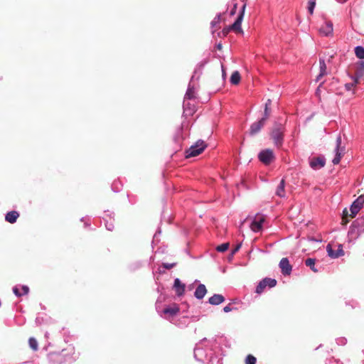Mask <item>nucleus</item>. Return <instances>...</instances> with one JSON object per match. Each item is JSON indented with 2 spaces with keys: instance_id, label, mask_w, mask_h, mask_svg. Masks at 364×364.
<instances>
[{
  "instance_id": "nucleus-11",
  "label": "nucleus",
  "mask_w": 364,
  "mask_h": 364,
  "mask_svg": "<svg viewBox=\"0 0 364 364\" xmlns=\"http://www.w3.org/2000/svg\"><path fill=\"white\" fill-rule=\"evenodd\" d=\"M273 151L270 149H265L262 151L259 154V160L264 164H270L274 159Z\"/></svg>"
},
{
  "instance_id": "nucleus-32",
  "label": "nucleus",
  "mask_w": 364,
  "mask_h": 364,
  "mask_svg": "<svg viewBox=\"0 0 364 364\" xmlns=\"http://www.w3.org/2000/svg\"><path fill=\"white\" fill-rule=\"evenodd\" d=\"M228 247H229V244L228 243H223V244H222L220 245H218L216 247V250L218 252H225L228 249Z\"/></svg>"
},
{
  "instance_id": "nucleus-16",
  "label": "nucleus",
  "mask_w": 364,
  "mask_h": 364,
  "mask_svg": "<svg viewBox=\"0 0 364 364\" xmlns=\"http://www.w3.org/2000/svg\"><path fill=\"white\" fill-rule=\"evenodd\" d=\"M13 292L16 296L20 297L27 294L29 292V288L26 285L15 286L13 288Z\"/></svg>"
},
{
  "instance_id": "nucleus-37",
  "label": "nucleus",
  "mask_w": 364,
  "mask_h": 364,
  "mask_svg": "<svg viewBox=\"0 0 364 364\" xmlns=\"http://www.w3.org/2000/svg\"><path fill=\"white\" fill-rule=\"evenodd\" d=\"M223 311L225 313H228L232 311V308L230 307V305H228L223 308Z\"/></svg>"
},
{
  "instance_id": "nucleus-41",
  "label": "nucleus",
  "mask_w": 364,
  "mask_h": 364,
  "mask_svg": "<svg viewBox=\"0 0 364 364\" xmlns=\"http://www.w3.org/2000/svg\"><path fill=\"white\" fill-rule=\"evenodd\" d=\"M236 8H237V5H236V4H235V5H234V7H233V9H232V11H231V12H230V15H234V14H235V11H236Z\"/></svg>"
},
{
  "instance_id": "nucleus-33",
  "label": "nucleus",
  "mask_w": 364,
  "mask_h": 364,
  "mask_svg": "<svg viewBox=\"0 0 364 364\" xmlns=\"http://www.w3.org/2000/svg\"><path fill=\"white\" fill-rule=\"evenodd\" d=\"M256 363V358L251 355H249L247 356L245 360V364H255Z\"/></svg>"
},
{
  "instance_id": "nucleus-18",
  "label": "nucleus",
  "mask_w": 364,
  "mask_h": 364,
  "mask_svg": "<svg viewBox=\"0 0 364 364\" xmlns=\"http://www.w3.org/2000/svg\"><path fill=\"white\" fill-rule=\"evenodd\" d=\"M206 293H207V289H206L205 286L204 284H200L196 288V289L194 292V296L198 299H202L205 296Z\"/></svg>"
},
{
  "instance_id": "nucleus-19",
  "label": "nucleus",
  "mask_w": 364,
  "mask_h": 364,
  "mask_svg": "<svg viewBox=\"0 0 364 364\" xmlns=\"http://www.w3.org/2000/svg\"><path fill=\"white\" fill-rule=\"evenodd\" d=\"M174 288L176 289L177 295L181 296L183 294L185 291V284H182L181 280L178 278L174 280Z\"/></svg>"
},
{
  "instance_id": "nucleus-27",
  "label": "nucleus",
  "mask_w": 364,
  "mask_h": 364,
  "mask_svg": "<svg viewBox=\"0 0 364 364\" xmlns=\"http://www.w3.org/2000/svg\"><path fill=\"white\" fill-rule=\"evenodd\" d=\"M355 55L358 58L363 59L364 58V48L362 46L355 47Z\"/></svg>"
},
{
  "instance_id": "nucleus-24",
  "label": "nucleus",
  "mask_w": 364,
  "mask_h": 364,
  "mask_svg": "<svg viewBox=\"0 0 364 364\" xmlns=\"http://www.w3.org/2000/svg\"><path fill=\"white\" fill-rule=\"evenodd\" d=\"M326 251L328 252V255L331 258H338L341 257V252H340V253H336V252L333 250L332 246L330 244L326 246Z\"/></svg>"
},
{
  "instance_id": "nucleus-28",
  "label": "nucleus",
  "mask_w": 364,
  "mask_h": 364,
  "mask_svg": "<svg viewBox=\"0 0 364 364\" xmlns=\"http://www.w3.org/2000/svg\"><path fill=\"white\" fill-rule=\"evenodd\" d=\"M270 104H271V100H268L267 102L265 104L264 117L262 118V119H265V122L267 121V119H268V117H269V116L270 114V112H269V106L270 105Z\"/></svg>"
},
{
  "instance_id": "nucleus-30",
  "label": "nucleus",
  "mask_w": 364,
  "mask_h": 364,
  "mask_svg": "<svg viewBox=\"0 0 364 364\" xmlns=\"http://www.w3.org/2000/svg\"><path fill=\"white\" fill-rule=\"evenodd\" d=\"M316 0H309L308 2V10L310 14H313L314 8L316 6Z\"/></svg>"
},
{
  "instance_id": "nucleus-14",
  "label": "nucleus",
  "mask_w": 364,
  "mask_h": 364,
  "mask_svg": "<svg viewBox=\"0 0 364 364\" xmlns=\"http://www.w3.org/2000/svg\"><path fill=\"white\" fill-rule=\"evenodd\" d=\"M265 122V119H260L259 121L254 122L250 127V134L251 135L257 134L264 127Z\"/></svg>"
},
{
  "instance_id": "nucleus-5",
  "label": "nucleus",
  "mask_w": 364,
  "mask_h": 364,
  "mask_svg": "<svg viewBox=\"0 0 364 364\" xmlns=\"http://www.w3.org/2000/svg\"><path fill=\"white\" fill-rule=\"evenodd\" d=\"M158 312L164 318L171 320L173 316L178 314L179 312V308L176 304H173L164 308L161 311L158 310Z\"/></svg>"
},
{
  "instance_id": "nucleus-9",
  "label": "nucleus",
  "mask_w": 364,
  "mask_h": 364,
  "mask_svg": "<svg viewBox=\"0 0 364 364\" xmlns=\"http://www.w3.org/2000/svg\"><path fill=\"white\" fill-rule=\"evenodd\" d=\"M193 78H194V76H192V78L191 80V82H189L187 91H186V95H185V97H184L185 100H184V102H183V107H184L185 111L187 110L188 106H189V103L186 102V100L193 99L195 97V92H195V87H194V85H192Z\"/></svg>"
},
{
  "instance_id": "nucleus-45",
  "label": "nucleus",
  "mask_w": 364,
  "mask_h": 364,
  "mask_svg": "<svg viewBox=\"0 0 364 364\" xmlns=\"http://www.w3.org/2000/svg\"><path fill=\"white\" fill-rule=\"evenodd\" d=\"M218 47L219 49H220L221 48V45L219 44Z\"/></svg>"
},
{
  "instance_id": "nucleus-34",
  "label": "nucleus",
  "mask_w": 364,
  "mask_h": 364,
  "mask_svg": "<svg viewBox=\"0 0 364 364\" xmlns=\"http://www.w3.org/2000/svg\"><path fill=\"white\" fill-rule=\"evenodd\" d=\"M220 16L218 15L217 17H215L211 22L212 27H215L217 23L220 22Z\"/></svg>"
},
{
  "instance_id": "nucleus-43",
  "label": "nucleus",
  "mask_w": 364,
  "mask_h": 364,
  "mask_svg": "<svg viewBox=\"0 0 364 364\" xmlns=\"http://www.w3.org/2000/svg\"><path fill=\"white\" fill-rule=\"evenodd\" d=\"M240 245H237V246L236 247V248L235 249L234 252H237V251L240 249Z\"/></svg>"
},
{
  "instance_id": "nucleus-17",
  "label": "nucleus",
  "mask_w": 364,
  "mask_h": 364,
  "mask_svg": "<svg viewBox=\"0 0 364 364\" xmlns=\"http://www.w3.org/2000/svg\"><path fill=\"white\" fill-rule=\"evenodd\" d=\"M325 165V160L322 158H314L310 161V166L313 169H320Z\"/></svg>"
},
{
  "instance_id": "nucleus-2",
  "label": "nucleus",
  "mask_w": 364,
  "mask_h": 364,
  "mask_svg": "<svg viewBox=\"0 0 364 364\" xmlns=\"http://www.w3.org/2000/svg\"><path fill=\"white\" fill-rule=\"evenodd\" d=\"M363 232H364V218L356 219L350 225L348 237L349 241L356 240Z\"/></svg>"
},
{
  "instance_id": "nucleus-12",
  "label": "nucleus",
  "mask_w": 364,
  "mask_h": 364,
  "mask_svg": "<svg viewBox=\"0 0 364 364\" xmlns=\"http://www.w3.org/2000/svg\"><path fill=\"white\" fill-rule=\"evenodd\" d=\"M341 136H338V138L336 139V147L335 149L336 156L332 160V162L334 164H338L340 162L341 156L343 154V149L341 148Z\"/></svg>"
},
{
  "instance_id": "nucleus-40",
  "label": "nucleus",
  "mask_w": 364,
  "mask_h": 364,
  "mask_svg": "<svg viewBox=\"0 0 364 364\" xmlns=\"http://www.w3.org/2000/svg\"><path fill=\"white\" fill-rule=\"evenodd\" d=\"M338 343L341 344H345L346 343V339L345 338H340L338 340Z\"/></svg>"
},
{
  "instance_id": "nucleus-35",
  "label": "nucleus",
  "mask_w": 364,
  "mask_h": 364,
  "mask_svg": "<svg viewBox=\"0 0 364 364\" xmlns=\"http://www.w3.org/2000/svg\"><path fill=\"white\" fill-rule=\"evenodd\" d=\"M60 356V354H59V353H52L49 354V358L51 360H54Z\"/></svg>"
},
{
  "instance_id": "nucleus-38",
  "label": "nucleus",
  "mask_w": 364,
  "mask_h": 364,
  "mask_svg": "<svg viewBox=\"0 0 364 364\" xmlns=\"http://www.w3.org/2000/svg\"><path fill=\"white\" fill-rule=\"evenodd\" d=\"M175 264H168V263H164V267L166 268V269H171L173 267H174Z\"/></svg>"
},
{
  "instance_id": "nucleus-26",
  "label": "nucleus",
  "mask_w": 364,
  "mask_h": 364,
  "mask_svg": "<svg viewBox=\"0 0 364 364\" xmlns=\"http://www.w3.org/2000/svg\"><path fill=\"white\" fill-rule=\"evenodd\" d=\"M305 264L307 267H309L311 270L314 272H318V269L315 267V259L312 258H308L305 261Z\"/></svg>"
},
{
  "instance_id": "nucleus-3",
  "label": "nucleus",
  "mask_w": 364,
  "mask_h": 364,
  "mask_svg": "<svg viewBox=\"0 0 364 364\" xmlns=\"http://www.w3.org/2000/svg\"><path fill=\"white\" fill-rule=\"evenodd\" d=\"M284 127L282 124H276L272 129L271 136L276 146H280L283 141Z\"/></svg>"
},
{
  "instance_id": "nucleus-22",
  "label": "nucleus",
  "mask_w": 364,
  "mask_h": 364,
  "mask_svg": "<svg viewBox=\"0 0 364 364\" xmlns=\"http://www.w3.org/2000/svg\"><path fill=\"white\" fill-rule=\"evenodd\" d=\"M19 216L18 212L16 211H11L9 212L5 217V219L7 222L10 223H14L16 221L18 217Z\"/></svg>"
},
{
  "instance_id": "nucleus-7",
  "label": "nucleus",
  "mask_w": 364,
  "mask_h": 364,
  "mask_svg": "<svg viewBox=\"0 0 364 364\" xmlns=\"http://www.w3.org/2000/svg\"><path fill=\"white\" fill-rule=\"evenodd\" d=\"M364 205V194L360 195L350 205V217L354 218Z\"/></svg>"
},
{
  "instance_id": "nucleus-25",
  "label": "nucleus",
  "mask_w": 364,
  "mask_h": 364,
  "mask_svg": "<svg viewBox=\"0 0 364 364\" xmlns=\"http://www.w3.org/2000/svg\"><path fill=\"white\" fill-rule=\"evenodd\" d=\"M240 81V75L238 71L232 73L230 77V82L233 85H237Z\"/></svg>"
},
{
  "instance_id": "nucleus-13",
  "label": "nucleus",
  "mask_w": 364,
  "mask_h": 364,
  "mask_svg": "<svg viewBox=\"0 0 364 364\" xmlns=\"http://www.w3.org/2000/svg\"><path fill=\"white\" fill-rule=\"evenodd\" d=\"M279 267L284 275H289L291 272V265L287 258H282L279 262Z\"/></svg>"
},
{
  "instance_id": "nucleus-20",
  "label": "nucleus",
  "mask_w": 364,
  "mask_h": 364,
  "mask_svg": "<svg viewBox=\"0 0 364 364\" xmlns=\"http://www.w3.org/2000/svg\"><path fill=\"white\" fill-rule=\"evenodd\" d=\"M224 296L221 294H214L209 298V303L212 305H218L224 301Z\"/></svg>"
},
{
  "instance_id": "nucleus-21",
  "label": "nucleus",
  "mask_w": 364,
  "mask_h": 364,
  "mask_svg": "<svg viewBox=\"0 0 364 364\" xmlns=\"http://www.w3.org/2000/svg\"><path fill=\"white\" fill-rule=\"evenodd\" d=\"M320 73L316 77V81H319L323 76L326 75V65L324 60L320 59L319 60Z\"/></svg>"
},
{
  "instance_id": "nucleus-6",
  "label": "nucleus",
  "mask_w": 364,
  "mask_h": 364,
  "mask_svg": "<svg viewBox=\"0 0 364 364\" xmlns=\"http://www.w3.org/2000/svg\"><path fill=\"white\" fill-rule=\"evenodd\" d=\"M276 284H277L276 279H271V278H264V279L260 281L259 282L258 285L257 286L256 293L259 294L264 291L266 287H268L269 288H272V287H275Z\"/></svg>"
},
{
  "instance_id": "nucleus-4",
  "label": "nucleus",
  "mask_w": 364,
  "mask_h": 364,
  "mask_svg": "<svg viewBox=\"0 0 364 364\" xmlns=\"http://www.w3.org/2000/svg\"><path fill=\"white\" fill-rule=\"evenodd\" d=\"M206 144L202 140H198L186 151V157H193L201 154L205 149Z\"/></svg>"
},
{
  "instance_id": "nucleus-29",
  "label": "nucleus",
  "mask_w": 364,
  "mask_h": 364,
  "mask_svg": "<svg viewBox=\"0 0 364 364\" xmlns=\"http://www.w3.org/2000/svg\"><path fill=\"white\" fill-rule=\"evenodd\" d=\"M28 343L31 348H32L33 350H38V342L34 338H30Z\"/></svg>"
},
{
  "instance_id": "nucleus-15",
  "label": "nucleus",
  "mask_w": 364,
  "mask_h": 364,
  "mask_svg": "<svg viewBox=\"0 0 364 364\" xmlns=\"http://www.w3.org/2000/svg\"><path fill=\"white\" fill-rule=\"evenodd\" d=\"M333 31V23L331 21H326L319 29L320 33L326 36L332 34Z\"/></svg>"
},
{
  "instance_id": "nucleus-10",
  "label": "nucleus",
  "mask_w": 364,
  "mask_h": 364,
  "mask_svg": "<svg viewBox=\"0 0 364 364\" xmlns=\"http://www.w3.org/2000/svg\"><path fill=\"white\" fill-rule=\"evenodd\" d=\"M246 5L244 4L240 11V14L237 16L235 23L231 26V28L237 33H242L241 28V23L244 17L245 10Z\"/></svg>"
},
{
  "instance_id": "nucleus-39",
  "label": "nucleus",
  "mask_w": 364,
  "mask_h": 364,
  "mask_svg": "<svg viewBox=\"0 0 364 364\" xmlns=\"http://www.w3.org/2000/svg\"><path fill=\"white\" fill-rule=\"evenodd\" d=\"M340 252H341V256L343 255L344 252H343L342 246L341 245L338 246V249L336 251V253H340Z\"/></svg>"
},
{
  "instance_id": "nucleus-31",
  "label": "nucleus",
  "mask_w": 364,
  "mask_h": 364,
  "mask_svg": "<svg viewBox=\"0 0 364 364\" xmlns=\"http://www.w3.org/2000/svg\"><path fill=\"white\" fill-rule=\"evenodd\" d=\"M353 82L351 83H346L345 85V87L347 90H350L353 87H355L358 83V77H353Z\"/></svg>"
},
{
  "instance_id": "nucleus-44",
  "label": "nucleus",
  "mask_w": 364,
  "mask_h": 364,
  "mask_svg": "<svg viewBox=\"0 0 364 364\" xmlns=\"http://www.w3.org/2000/svg\"><path fill=\"white\" fill-rule=\"evenodd\" d=\"M337 1H338L340 3H343V2H346V0H337Z\"/></svg>"
},
{
  "instance_id": "nucleus-42",
  "label": "nucleus",
  "mask_w": 364,
  "mask_h": 364,
  "mask_svg": "<svg viewBox=\"0 0 364 364\" xmlns=\"http://www.w3.org/2000/svg\"><path fill=\"white\" fill-rule=\"evenodd\" d=\"M343 215H348V210H347L346 208L343 210Z\"/></svg>"
},
{
  "instance_id": "nucleus-36",
  "label": "nucleus",
  "mask_w": 364,
  "mask_h": 364,
  "mask_svg": "<svg viewBox=\"0 0 364 364\" xmlns=\"http://www.w3.org/2000/svg\"><path fill=\"white\" fill-rule=\"evenodd\" d=\"M105 226H106V228L109 230V231H112L113 229H114V225L112 223H107L105 224Z\"/></svg>"
},
{
  "instance_id": "nucleus-1",
  "label": "nucleus",
  "mask_w": 364,
  "mask_h": 364,
  "mask_svg": "<svg viewBox=\"0 0 364 364\" xmlns=\"http://www.w3.org/2000/svg\"><path fill=\"white\" fill-rule=\"evenodd\" d=\"M215 344V341L203 340L196 345L194 350L195 358L200 362H205L208 358L212 361V347Z\"/></svg>"
},
{
  "instance_id": "nucleus-23",
  "label": "nucleus",
  "mask_w": 364,
  "mask_h": 364,
  "mask_svg": "<svg viewBox=\"0 0 364 364\" xmlns=\"http://www.w3.org/2000/svg\"><path fill=\"white\" fill-rule=\"evenodd\" d=\"M276 194H277V196H278L281 198H284L285 196L284 180V179H282L280 181V183L277 188Z\"/></svg>"
},
{
  "instance_id": "nucleus-8",
  "label": "nucleus",
  "mask_w": 364,
  "mask_h": 364,
  "mask_svg": "<svg viewBox=\"0 0 364 364\" xmlns=\"http://www.w3.org/2000/svg\"><path fill=\"white\" fill-rule=\"evenodd\" d=\"M264 220L265 217L264 215L259 213L255 215L250 224L251 230L255 232L260 231L262 228V225Z\"/></svg>"
}]
</instances>
